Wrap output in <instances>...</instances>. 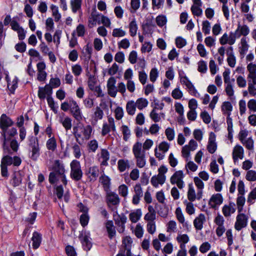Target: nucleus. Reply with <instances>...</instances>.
<instances>
[{
  "mask_svg": "<svg viewBox=\"0 0 256 256\" xmlns=\"http://www.w3.org/2000/svg\"><path fill=\"white\" fill-rule=\"evenodd\" d=\"M22 162L20 158L17 156L13 158L6 155L2 157L1 160L0 169L1 174L3 177L8 178V166L13 164L14 166H19Z\"/></svg>",
  "mask_w": 256,
  "mask_h": 256,
  "instance_id": "nucleus-3",
  "label": "nucleus"
},
{
  "mask_svg": "<svg viewBox=\"0 0 256 256\" xmlns=\"http://www.w3.org/2000/svg\"><path fill=\"white\" fill-rule=\"evenodd\" d=\"M5 78L7 82L8 89L11 93L14 94L15 90L18 88V78L16 76H14L11 80L8 74H6Z\"/></svg>",
  "mask_w": 256,
  "mask_h": 256,
  "instance_id": "nucleus-21",
  "label": "nucleus"
},
{
  "mask_svg": "<svg viewBox=\"0 0 256 256\" xmlns=\"http://www.w3.org/2000/svg\"><path fill=\"white\" fill-rule=\"evenodd\" d=\"M70 178L76 182L81 180L83 176V172L80 162L76 160H72L70 163Z\"/></svg>",
  "mask_w": 256,
  "mask_h": 256,
  "instance_id": "nucleus-7",
  "label": "nucleus"
},
{
  "mask_svg": "<svg viewBox=\"0 0 256 256\" xmlns=\"http://www.w3.org/2000/svg\"><path fill=\"white\" fill-rule=\"evenodd\" d=\"M134 194L132 197V203L134 204H138L140 198L143 196L142 188L140 184H136L134 187Z\"/></svg>",
  "mask_w": 256,
  "mask_h": 256,
  "instance_id": "nucleus-18",
  "label": "nucleus"
},
{
  "mask_svg": "<svg viewBox=\"0 0 256 256\" xmlns=\"http://www.w3.org/2000/svg\"><path fill=\"white\" fill-rule=\"evenodd\" d=\"M150 116L154 122H157L160 121L162 117L164 118V113H158L157 108L155 107L151 111Z\"/></svg>",
  "mask_w": 256,
  "mask_h": 256,
  "instance_id": "nucleus-35",
  "label": "nucleus"
},
{
  "mask_svg": "<svg viewBox=\"0 0 256 256\" xmlns=\"http://www.w3.org/2000/svg\"><path fill=\"white\" fill-rule=\"evenodd\" d=\"M141 216V210L140 209H138L130 214L129 218L132 222L136 223L140 219Z\"/></svg>",
  "mask_w": 256,
  "mask_h": 256,
  "instance_id": "nucleus-43",
  "label": "nucleus"
},
{
  "mask_svg": "<svg viewBox=\"0 0 256 256\" xmlns=\"http://www.w3.org/2000/svg\"><path fill=\"white\" fill-rule=\"evenodd\" d=\"M14 121L6 114H3L0 117V134L2 138V146L4 153L8 150V146L6 144L7 129L13 126Z\"/></svg>",
  "mask_w": 256,
  "mask_h": 256,
  "instance_id": "nucleus-2",
  "label": "nucleus"
},
{
  "mask_svg": "<svg viewBox=\"0 0 256 256\" xmlns=\"http://www.w3.org/2000/svg\"><path fill=\"white\" fill-rule=\"evenodd\" d=\"M47 102L48 105L51 110L54 112V114H57L58 106L56 105L53 98L51 96H48Z\"/></svg>",
  "mask_w": 256,
  "mask_h": 256,
  "instance_id": "nucleus-56",
  "label": "nucleus"
},
{
  "mask_svg": "<svg viewBox=\"0 0 256 256\" xmlns=\"http://www.w3.org/2000/svg\"><path fill=\"white\" fill-rule=\"evenodd\" d=\"M198 70L201 73H206L207 71V64L204 60H200L198 63Z\"/></svg>",
  "mask_w": 256,
  "mask_h": 256,
  "instance_id": "nucleus-64",
  "label": "nucleus"
},
{
  "mask_svg": "<svg viewBox=\"0 0 256 256\" xmlns=\"http://www.w3.org/2000/svg\"><path fill=\"white\" fill-rule=\"evenodd\" d=\"M118 214L116 213H114L113 214V216L114 217V220L115 222V224L116 225L121 224H125L126 222V217L124 214L121 215H117Z\"/></svg>",
  "mask_w": 256,
  "mask_h": 256,
  "instance_id": "nucleus-48",
  "label": "nucleus"
},
{
  "mask_svg": "<svg viewBox=\"0 0 256 256\" xmlns=\"http://www.w3.org/2000/svg\"><path fill=\"white\" fill-rule=\"evenodd\" d=\"M79 238L84 248L86 250H90L92 246L90 232H82L79 236Z\"/></svg>",
  "mask_w": 256,
  "mask_h": 256,
  "instance_id": "nucleus-13",
  "label": "nucleus"
},
{
  "mask_svg": "<svg viewBox=\"0 0 256 256\" xmlns=\"http://www.w3.org/2000/svg\"><path fill=\"white\" fill-rule=\"evenodd\" d=\"M98 147V142L96 140H92L88 143V148L89 152H96Z\"/></svg>",
  "mask_w": 256,
  "mask_h": 256,
  "instance_id": "nucleus-53",
  "label": "nucleus"
},
{
  "mask_svg": "<svg viewBox=\"0 0 256 256\" xmlns=\"http://www.w3.org/2000/svg\"><path fill=\"white\" fill-rule=\"evenodd\" d=\"M223 202V198L220 194H216L212 195L210 198L208 204L210 208L216 209Z\"/></svg>",
  "mask_w": 256,
  "mask_h": 256,
  "instance_id": "nucleus-17",
  "label": "nucleus"
},
{
  "mask_svg": "<svg viewBox=\"0 0 256 256\" xmlns=\"http://www.w3.org/2000/svg\"><path fill=\"white\" fill-rule=\"evenodd\" d=\"M129 32L131 36L134 37L136 36L138 29V26L135 18L133 19L128 25Z\"/></svg>",
  "mask_w": 256,
  "mask_h": 256,
  "instance_id": "nucleus-41",
  "label": "nucleus"
},
{
  "mask_svg": "<svg viewBox=\"0 0 256 256\" xmlns=\"http://www.w3.org/2000/svg\"><path fill=\"white\" fill-rule=\"evenodd\" d=\"M116 84V80L115 78L111 76L108 79L106 84L108 94L112 98H115L118 92Z\"/></svg>",
  "mask_w": 256,
  "mask_h": 256,
  "instance_id": "nucleus-12",
  "label": "nucleus"
},
{
  "mask_svg": "<svg viewBox=\"0 0 256 256\" xmlns=\"http://www.w3.org/2000/svg\"><path fill=\"white\" fill-rule=\"evenodd\" d=\"M236 204L230 202L228 204L224 205L222 208V212L225 217H229L236 212Z\"/></svg>",
  "mask_w": 256,
  "mask_h": 256,
  "instance_id": "nucleus-22",
  "label": "nucleus"
},
{
  "mask_svg": "<svg viewBox=\"0 0 256 256\" xmlns=\"http://www.w3.org/2000/svg\"><path fill=\"white\" fill-rule=\"evenodd\" d=\"M54 172L58 176L64 174L65 173V168L64 164L60 160H56L52 167Z\"/></svg>",
  "mask_w": 256,
  "mask_h": 256,
  "instance_id": "nucleus-28",
  "label": "nucleus"
},
{
  "mask_svg": "<svg viewBox=\"0 0 256 256\" xmlns=\"http://www.w3.org/2000/svg\"><path fill=\"white\" fill-rule=\"evenodd\" d=\"M130 6V12L134 13L140 8V0H131Z\"/></svg>",
  "mask_w": 256,
  "mask_h": 256,
  "instance_id": "nucleus-58",
  "label": "nucleus"
},
{
  "mask_svg": "<svg viewBox=\"0 0 256 256\" xmlns=\"http://www.w3.org/2000/svg\"><path fill=\"white\" fill-rule=\"evenodd\" d=\"M156 21L158 26L162 27L166 24L167 20L166 16L159 15L156 18Z\"/></svg>",
  "mask_w": 256,
  "mask_h": 256,
  "instance_id": "nucleus-60",
  "label": "nucleus"
},
{
  "mask_svg": "<svg viewBox=\"0 0 256 256\" xmlns=\"http://www.w3.org/2000/svg\"><path fill=\"white\" fill-rule=\"evenodd\" d=\"M236 39V38L234 33L231 32L229 34L224 33L220 38L219 41L222 45H224L228 44L232 46L235 43Z\"/></svg>",
  "mask_w": 256,
  "mask_h": 256,
  "instance_id": "nucleus-15",
  "label": "nucleus"
},
{
  "mask_svg": "<svg viewBox=\"0 0 256 256\" xmlns=\"http://www.w3.org/2000/svg\"><path fill=\"white\" fill-rule=\"evenodd\" d=\"M134 102L136 108L140 110H142L144 108H146L148 104V100L146 98H138Z\"/></svg>",
  "mask_w": 256,
  "mask_h": 256,
  "instance_id": "nucleus-44",
  "label": "nucleus"
},
{
  "mask_svg": "<svg viewBox=\"0 0 256 256\" xmlns=\"http://www.w3.org/2000/svg\"><path fill=\"white\" fill-rule=\"evenodd\" d=\"M22 176L20 172H14L10 180V184L14 187L19 186L22 183Z\"/></svg>",
  "mask_w": 256,
  "mask_h": 256,
  "instance_id": "nucleus-33",
  "label": "nucleus"
},
{
  "mask_svg": "<svg viewBox=\"0 0 256 256\" xmlns=\"http://www.w3.org/2000/svg\"><path fill=\"white\" fill-rule=\"evenodd\" d=\"M246 178L250 182L256 180V172L254 170H249L246 172Z\"/></svg>",
  "mask_w": 256,
  "mask_h": 256,
  "instance_id": "nucleus-59",
  "label": "nucleus"
},
{
  "mask_svg": "<svg viewBox=\"0 0 256 256\" xmlns=\"http://www.w3.org/2000/svg\"><path fill=\"white\" fill-rule=\"evenodd\" d=\"M194 182L198 189L197 192V199L200 200L202 198V189L204 186V182L199 178L198 177H195L194 178Z\"/></svg>",
  "mask_w": 256,
  "mask_h": 256,
  "instance_id": "nucleus-32",
  "label": "nucleus"
},
{
  "mask_svg": "<svg viewBox=\"0 0 256 256\" xmlns=\"http://www.w3.org/2000/svg\"><path fill=\"white\" fill-rule=\"evenodd\" d=\"M250 32L249 27L246 24H238L236 30L234 32L236 38H240L241 36L246 37Z\"/></svg>",
  "mask_w": 256,
  "mask_h": 256,
  "instance_id": "nucleus-16",
  "label": "nucleus"
},
{
  "mask_svg": "<svg viewBox=\"0 0 256 256\" xmlns=\"http://www.w3.org/2000/svg\"><path fill=\"white\" fill-rule=\"evenodd\" d=\"M186 86V89L191 95L196 97H199L200 96V94L198 92L192 82L189 83Z\"/></svg>",
  "mask_w": 256,
  "mask_h": 256,
  "instance_id": "nucleus-52",
  "label": "nucleus"
},
{
  "mask_svg": "<svg viewBox=\"0 0 256 256\" xmlns=\"http://www.w3.org/2000/svg\"><path fill=\"white\" fill-rule=\"evenodd\" d=\"M110 159L109 152L106 149H102L100 153L98 160L101 166H106L108 164V161Z\"/></svg>",
  "mask_w": 256,
  "mask_h": 256,
  "instance_id": "nucleus-29",
  "label": "nucleus"
},
{
  "mask_svg": "<svg viewBox=\"0 0 256 256\" xmlns=\"http://www.w3.org/2000/svg\"><path fill=\"white\" fill-rule=\"evenodd\" d=\"M249 48L248 44V38L246 37H242L240 40V46L239 47V52L240 54L244 57L248 52Z\"/></svg>",
  "mask_w": 256,
  "mask_h": 256,
  "instance_id": "nucleus-24",
  "label": "nucleus"
},
{
  "mask_svg": "<svg viewBox=\"0 0 256 256\" xmlns=\"http://www.w3.org/2000/svg\"><path fill=\"white\" fill-rule=\"evenodd\" d=\"M92 132V128L90 125L80 126L73 128L74 135L76 142L80 144L90 138Z\"/></svg>",
  "mask_w": 256,
  "mask_h": 256,
  "instance_id": "nucleus-1",
  "label": "nucleus"
},
{
  "mask_svg": "<svg viewBox=\"0 0 256 256\" xmlns=\"http://www.w3.org/2000/svg\"><path fill=\"white\" fill-rule=\"evenodd\" d=\"M82 0H70V4L72 11L76 13L81 10Z\"/></svg>",
  "mask_w": 256,
  "mask_h": 256,
  "instance_id": "nucleus-36",
  "label": "nucleus"
},
{
  "mask_svg": "<svg viewBox=\"0 0 256 256\" xmlns=\"http://www.w3.org/2000/svg\"><path fill=\"white\" fill-rule=\"evenodd\" d=\"M136 105L134 100H129L126 104V111L130 116H134L136 111Z\"/></svg>",
  "mask_w": 256,
  "mask_h": 256,
  "instance_id": "nucleus-38",
  "label": "nucleus"
},
{
  "mask_svg": "<svg viewBox=\"0 0 256 256\" xmlns=\"http://www.w3.org/2000/svg\"><path fill=\"white\" fill-rule=\"evenodd\" d=\"M132 153L136 160V164L139 168H142L146 164L145 152L142 150V144L139 142H136L132 146Z\"/></svg>",
  "mask_w": 256,
  "mask_h": 256,
  "instance_id": "nucleus-5",
  "label": "nucleus"
},
{
  "mask_svg": "<svg viewBox=\"0 0 256 256\" xmlns=\"http://www.w3.org/2000/svg\"><path fill=\"white\" fill-rule=\"evenodd\" d=\"M166 181V176L162 175L154 176L151 178L150 182L154 187H158L159 184H163Z\"/></svg>",
  "mask_w": 256,
  "mask_h": 256,
  "instance_id": "nucleus-31",
  "label": "nucleus"
},
{
  "mask_svg": "<svg viewBox=\"0 0 256 256\" xmlns=\"http://www.w3.org/2000/svg\"><path fill=\"white\" fill-rule=\"evenodd\" d=\"M126 32L120 28H116L112 30V36L115 38L123 37L126 35Z\"/></svg>",
  "mask_w": 256,
  "mask_h": 256,
  "instance_id": "nucleus-55",
  "label": "nucleus"
},
{
  "mask_svg": "<svg viewBox=\"0 0 256 256\" xmlns=\"http://www.w3.org/2000/svg\"><path fill=\"white\" fill-rule=\"evenodd\" d=\"M232 156L234 163H236L238 159H243L244 158V150L243 148L240 145H236L233 148Z\"/></svg>",
  "mask_w": 256,
  "mask_h": 256,
  "instance_id": "nucleus-19",
  "label": "nucleus"
},
{
  "mask_svg": "<svg viewBox=\"0 0 256 256\" xmlns=\"http://www.w3.org/2000/svg\"><path fill=\"white\" fill-rule=\"evenodd\" d=\"M245 147L249 150H254V140L251 137L244 140L243 142H241Z\"/></svg>",
  "mask_w": 256,
  "mask_h": 256,
  "instance_id": "nucleus-62",
  "label": "nucleus"
},
{
  "mask_svg": "<svg viewBox=\"0 0 256 256\" xmlns=\"http://www.w3.org/2000/svg\"><path fill=\"white\" fill-rule=\"evenodd\" d=\"M85 174L90 182H95L99 175V168L96 166H92L88 168Z\"/></svg>",
  "mask_w": 256,
  "mask_h": 256,
  "instance_id": "nucleus-10",
  "label": "nucleus"
},
{
  "mask_svg": "<svg viewBox=\"0 0 256 256\" xmlns=\"http://www.w3.org/2000/svg\"><path fill=\"white\" fill-rule=\"evenodd\" d=\"M232 106L230 102H224L222 106V110L224 114L230 115Z\"/></svg>",
  "mask_w": 256,
  "mask_h": 256,
  "instance_id": "nucleus-46",
  "label": "nucleus"
},
{
  "mask_svg": "<svg viewBox=\"0 0 256 256\" xmlns=\"http://www.w3.org/2000/svg\"><path fill=\"white\" fill-rule=\"evenodd\" d=\"M106 199L108 208L114 213L117 214V207L120 202L118 194L110 190L106 192Z\"/></svg>",
  "mask_w": 256,
  "mask_h": 256,
  "instance_id": "nucleus-6",
  "label": "nucleus"
},
{
  "mask_svg": "<svg viewBox=\"0 0 256 256\" xmlns=\"http://www.w3.org/2000/svg\"><path fill=\"white\" fill-rule=\"evenodd\" d=\"M104 116V112L102 109L98 106H97L94 110V114L92 115V118L95 122L99 120L102 119Z\"/></svg>",
  "mask_w": 256,
  "mask_h": 256,
  "instance_id": "nucleus-39",
  "label": "nucleus"
},
{
  "mask_svg": "<svg viewBox=\"0 0 256 256\" xmlns=\"http://www.w3.org/2000/svg\"><path fill=\"white\" fill-rule=\"evenodd\" d=\"M227 62L231 68H234L236 64V58L234 56L232 47L230 46L226 50Z\"/></svg>",
  "mask_w": 256,
  "mask_h": 256,
  "instance_id": "nucleus-27",
  "label": "nucleus"
},
{
  "mask_svg": "<svg viewBox=\"0 0 256 256\" xmlns=\"http://www.w3.org/2000/svg\"><path fill=\"white\" fill-rule=\"evenodd\" d=\"M32 248L34 249L38 248L42 242V235L37 232H34L32 234Z\"/></svg>",
  "mask_w": 256,
  "mask_h": 256,
  "instance_id": "nucleus-34",
  "label": "nucleus"
},
{
  "mask_svg": "<svg viewBox=\"0 0 256 256\" xmlns=\"http://www.w3.org/2000/svg\"><path fill=\"white\" fill-rule=\"evenodd\" d=\"M100 181L102 184L106 192L110 190V180L108 176L104 174H102L100 178Z\"/></svg>",
  "mask_w": 256,
  "mask_h": 256,
  "instance_id": "nucleus-40",
  "label": "nucleus"
},
{
  "mask_svg": "<svg viewBox=\"0 0 256 256\" xmlns=\"http://www.w3.org/2000/svg\"><path fill=\"white\" fill-rule=\"evenodd\" d=\"M102 15L96 12H92L90 16L88 18V26L90 27H93L96 24H100Z\"/></svg>",
  "mask_w": 256,
  "mask_h": 256,
  "instance_id": "nucleus-23",
  "label": "nucleus"
},
{
  "mask_svg": "<svg viewBox=\"0 0 256 256\" xmlns=\"http://www.w3.org/2000/svg\"><path fill=\"white\" fill-rule=\"evenodd\" d=\"M46 148L52 152H54L56 150L57 142L54 137L49 138L46 142Z\"/></svg>",
  "mask_w": 256,
  "mask_h": 256,
  "instance_id": "nucleus-37",
  "label": "nucleus"
},
{
  "mask_svg": "<svg viewBox=\"0 0 256 256\" xmlns=\"http://www.w3.org/2000/svg\"><path fill=\"white\" fill-rule=\"evenodd\" d=\"M70 110V114L76 120H80L82 119L81 110L77 102L72 98H71Z\"/></svg>",
  "mask_w": 256,
  "mask_h": 256,
  "instance_id": "nucleus-9",
  "label": "nucleus"
},
{
  "mask_svg": "<svg viewBox=\"0 0 256 256\" xmlns=\"http://www.w3.org/2000/svg\"><path fill=\"white\" fill-rule=\"evenodd\" d=\"M28 146L30 152L29 158L32 160H37L40 154V148L38 138L34 136H28Z\"/></svg>",
  "mask_w": 256,
  "mask_h": 256,
  "instance_id": "nucleus-4",
  "label": "nucleus"
},
{
  "mask_svg": "<svg viewBox=\"0 0 256 256\" xmlns=\"http://www.w3.org/2000/svg\"><path fill=\"white\" fill-rule=\"evenodd\" d=\"M118 194L122 197L126 198L128 194V188L125 184H121L118 188Z\"/></svg>",
  "mask_w": 256,
  "mask_h": 256,
  "instance_id": "nucleus-63",
  "label": "nucleus"
},
{
  "mask_svg": "<svg viewBox=\"0 0 256 256\" xmlns=\"http://www.w3.org/2000/svg\"><path fill=\"white\" fill-rule=\"evenodd\" d=\"M188 198L190 202H194L197 198V194H196L192 184H190L188 185Z\"/></svg>",
  "mask_w": 256,
  "mask_h": 256,
  "instance_id": "nucleus-50",
  "label": "nucleus"
},
{
  "mask_svg": "<svg viewBox=\"0 0 256 256\" xmlns=\"http://www.w3.org/2000/svg\"><path fill=\"white\" fill-rule=\"evenodd\" d=\"M165 134L169 141L172 140L175 136V132L174 128H168L165 130Z\"/></svg>",
  "mask_w": 256,
  "mask_h": 256,
  "instance_id": "nucleus-61",
  "label": "nucleus"
},
{
  "mask_svg": "<svg viewBox=\"0 0 256 256\" xmlns=\"http://www.w3.org/2000/svg\"><path fill=\"white\" fill-rule=\"evenodd\" d=\"M217 149V144L216 142V135L214 132L210 134L207 150L210 154H214Z\"/></svg>",
  "mask_w": 256,
  "mask_h": 256,
  "instance_id": "nucleus-20",
  "label": "nucleus"
},
{
  "mask_svg": "<svg viewBox=\"0 0 256 256\" xmlns=\"http://www.w3.org/2000/svg\"><path fill=\"white\" fill-rule=\"evenodd\" d=\"M130 167V160L128 159H120L118 162V168L120 172L128 170Z\"/></svg>",
  "mask_w": 256,
  "mask_h": 256,
  "instance_id": "nucleus-30",
  "label": "nucleus"
},
{
  "mask_svg": "<svg viewBox=\"0 0 256 256\" xmlns=\"http://www.w3.org/2000/svg\"><path fill=\"white\" fill-rule=\"evenodd\" d=\"M222 4V11L224 16L228 20L230 18L229 8L228 6V0H218Z\"/></svg>",
  "mask_w": 256,
  "mask_h": 256,
  "instance_id": "nucleus-45",
  "label": "nucleus"
},
{
  "mask_svg": "<svg viewBox=\"0 0 256 256\" xmlns=\"http://www.w3.org/2000/svg\"><path fill=\"white\" fill-rule=\"evenodd\" d=\"M184 174L182 170H179L175 172L170 178V182L172 184H176L178 188L182 190L184 186Z\"/></svg>",
  "mask_w": 256,
  "mask_h": 256,
  "instance_id": "nucleus-8",
  "label": "nucleus"
},
{
  "mask_svg": "<svg viewBox=\"0 0 256 256\" xmlns=\"http://www.w3.org/2000/svg\"><path fill=\"white\" fill-rule=\"evenodd\" d=\"M59 122L62 125L66 131L72 128V120L69 116H66L64 114L63 116H60L59 118Z\"/></svg>",
  "mask_w": 256,
  "mask_h": 256,
  "instance_id": "nucleus-25",
  "label": "nucleus"
},
{
  "mask_svg": "<svg viewBox=\"0 0 256 256\" xmlns=\"http://www.w3.org/2000/svg\"><path fill=\"white\" fill-rule=\"evenodd\" d=\"M206 222V217L204 214H200L194 220V226L196 230H201L203 224Z\"/></svg>",
  "mask_w": 256,
  "mask_h": 256,
  "instance_id": "nucleus-26",
  "label": "nucleus"
},
{
  "mask_svg": "<svg viewBox=\"0 0 256 256\" xmlns=\"http://www.w3.org/2000/svg\"><path fill=\"white\" fill-rule=\"evenodd\" d=\"M50 8L52 10V16L54 18V21L58 22L61 18V14L59 12L58 8L56 6L52 4L50 6Z\"/></svg>",
  "mask_w": 256,
  "mask_h": 256,
  "instance_id": "nucleus-49",
  "label": "nucleus"
},
{
  "mask_svg": "<svg viewBox=\"0 0 256 256\" xmlns=\"http://www.w3.org/2000/svg\"><path fill=\"white\" fill-rule=\"evenodd\" d=\"M106 227L109 238H112L116 234V230L114 226L113 222L112 220L108 221L106 224Z\"/></svg>",
  "mask_w": 256,
  "mask_h": 256,
  "instance_id": "nucleus-42",
  "label": "nucleus"
},
{
  "mask_svg": "<svg viewBox=\"0 0 256 256\" xmlns=\"http://www.w3.org/2000/svg\"><path fill=\"white\" fill-rule=\"evenodd\" d=\"M72 149L73 150V154L74 156L76 158H80L82 156L81 148L80 146L77 144H74L72 147Z\"/></svg>",
  "mask_w": 256,
  "mask_h": 256,
  "instance_id": "nucleus-57",
  "label": "nucleus"
},
{
  "mask_svg": "<svg viewBox=\"0 0 256 256\" xmlns=\"http://www.w3.org/2000/svg\"><path fill=\"white\" fill-rule=\"evenodd\" d=\"M247 216L243 214H240L236 216L234 228L239 231L242 228H245L247 226Z\"/></svg>",
  "mask_w": 256,
  "mask_h": 256,
  "instance_id": "nucleus-14",
  "label": "nucleus"
},
{
  "mask_svg": "<svg viewBox=\"0 0 256 256\" xmlns=\"http://www.w3.org/2000/svg\"><path fill=\"white\" fill-rule=\"evenodd\" d=\"M246 199L244 195L238 196L236 198V204L239 213H240L243 210V206L244 204Z\"/></svg>",
  "mask_w": 256,
  "mask_h": 256,
  "instance_id": "nucleus-51",
  "label": "nucleus"
},
{
  "mask_svg": "<svg viewBox=\"0 0 256 256\" xmlns=\"http://www.w3.org/2000/svg\"><path fill=\"white\" fill-rule=\"evenodd\" d=\"M108 122H104L102 130V135L104 136L108 134L111 130L115 132L116 127L114 118L112 117H108Z\"/></svg>",
  "mask_w": 256,
  "mask_h": 256,
  "instance_id": "nucleus-11",
  "label": "nucleus"
},
{
  "mask_svg": "<svg viewBox=\"0 0 256 256\" xmlns=\"http://www.w3.org/2000/svg\"><path fill=\"white\" fill-rule=\"evenodd\" d=\"M132 240L130 236H126L123 238L122 245L124 246V248L122 249V250H129L130 252V248L132 244Z\"/></svg>",
  "mask_w": 256,
  "mask_h": 256,
  "instance_id": "nucleus-47",
  "label": "nucleus"
},
{
  "mask_svg": "<svg viewBox=\"0 0 256 256\" xmlns=\"http://www.w3.org/2000/svg\"><path fill=\"white\" fill-rule=\"evenodd\" d=\"M230 70L229 69L226 70L222 73L224 80V84L234 83V79H230Z\"/></svg>",
  "mask_w": 256,
  "mask_h": 256,
  "instance_id": "nucleus-54",
  "label": "nucleus"
}]
</instances>
